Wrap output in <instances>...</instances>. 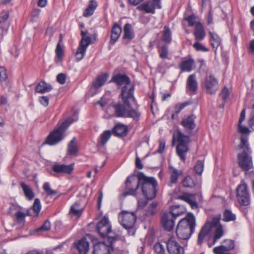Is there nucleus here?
I'll use <instances>...</instances> for the list:
<instances>
[{"mask_svg": "<svg viewBox=\"0 0 254 254\" xmlns=\"http://www.w3.org/2000/svg\"><path fill=\"white\" fill-rule=\"evenodd\" d=\"M7 78L5 68L3 66H0V81H4Z\"/></svg>", "mask_w": 254, "mask_h": 254, "instance_id": "bf43d9fd", "label": "nucleus"}, {"mask_svg": "<svg viewBox=\"0 0 254 254\" xmlns=\"http://www.w3.org/2000/svg\"><path fill=\"white\" fill-rule=\"evenodd\" d=\"M39 102L43 106L46 107L49 103V99L47 96H43L39 98Z\"/></svg>", "mask_w": 254, "mask_h": 254, "instance_id": "0e129e2a", "label": "nucleus"}, {"mask_svg": "<svg viewBox=\"0 0 254 254\" xmlns=\"http://www.w3.org/2000/svg\"><path fill=\"white\" fill-rule=\"evenodd\" d=\"M194 61L192 59H187L183 61L179 65L182 71L190 72L192 69V65L194 64Z\"/></svg>", "mask_w": 254, "mask_h": 254, "instance_id": "7c9ffc66", "label": "nucleus"}, {"mask_svg": "<svg viewBox=\"0 0 254 254\" xmlns=\"http://www.w3.org/2000/svg\"><path fill=\"white\" fill-rule=\"evenodd\" d=\"M191 102L190 101H187L184 103H179L177 104L174 108L175 109V113L176 115H178L179 114L181 111L185 108L186 107L190 105L191 104Z\"/></svg>", "mask_w": 254, "mask_h": 254, "instance_id": "a18cd8bd", "label": "nucleus"}, {"mask_svg": "<svg viewBox=\"0 0 254 254\" xmlns=\"http://www.w3.org/2000/svg\"><path fill=\"white\" fill-rule=\"evenodd\" d=\"M128 131L127 127L121 123L116 124L112 129V132L114 135L120 137L126 136Z\"/></svg>", "mask_w": 254, "mask_h": 254, "instance_id": "412c9836", "label": "nucleus"}, {"mask_svg": "<svg viewBox=\"0 0 254 254\" xmlns=\"http://www.w3.org/2000/svg\"><path fill=\"white\" fill-rule=\"evenodd\" d=\"M136 180L133 176H128L126 181V191L125 196L127 195H136V190L140 184H141V190L144 196L147 200L154 199L157 194L158 183L156 180L152 177H147L143 173L140 172Z\"/></svg>", "mask_w": 254, "mask_h": 254, "instance_id": "f257e3e1", "label": "nucleus"}, {"mask_svg": "<svg viewBox=\"0 0 254 254\" xmlns=\"http://www.w3.org/2000/svg\"><path fill=\"white\" fill-rule=\"evenodd\" d=\"M235 214H233L230 210L226 209L223 213V220L225 222L233 221L236 220Z\"/></svg>", "mask_w": 254, "mask_h": 254, "instance_id": "ea45409f", "label": "nucleus"}, {"mask_svg": "<svg viewBox=\"0 0 254 254\" xmlns=\"http://www.w3.org/2000/svg\"><path fill=\"white\" fill-rule=\"evenodd\" d=\"M86 49L79 46L75 53V57L78 61L82 60L85 55Z\"/></svg>", "mask_w": 254, "mask_h": 254, "instance_id": "49530a36", "label": "nucleus"}, {"mask_svg": "<svg viewBox=\"0 0 254 254\" xmlns=\"http://www.w3.org/2000/svg\"><path fill=\"white\" fill-rule=\"evenodd\" d=\"M203 86L207 93L214 94L219 89L218 80L213 75H206Z\"/></svg>", "mask_w": 254, "mask_h": 254, "instance_id": "9b49d317", "label": "nucleus"}, {"mask_svg": "<svg viewBox=\"0 0 254 254\" xmlns=\"http://www.w3.org/2000/svg\"><path fill=\"white\" fill-rule=\"evenodd\" d=\"M157 206V203L155 202H152L147 210L146 215L147 216L153 215L155 213V209Z\"/></svg>", "mask_w": 254, "mask_h": 254, "instance_id": "864d4df0", "label": "nucleus"}, {"mask_svg": "<svg viewBox=\"0 0 254 254\" xmlns=\"http://www.w3.org/2000/svg\"><path fill=\"white\" fill-rule=\"evenodd\" d=\"M78 152V148L76 143V138L74 137L68 145L67 154L69 155H75Z\"/></svg>", "mask_w": 254, "mask_h": 254, "instance_id": "72a5a7b5", "label": "nucleus"}, {"mask_svg": "<svg viewBox=\"0 0 254 254\" xmlns=\"http://www.w3.org/2000/svg\"><path fill=\"white\" fill-rule=\"evenodd\" d=\"M122 28L117 23H115L111 29L110 44L114 45L117 41L122 33Z\"/></svg>", "mask_w": 254, "mask_h": 254, "instance_id": "aec40b11", "label": "nucleus"}, {"mask_svg": "<svg viewBox=\"0 0 254 254\" xmlns=\"http://www.w3.org/2000/svg\"><path fill=\"white\" fill-rule=\"evenodd\" d=\"M182 170H178L172 165L169 166V173L170 175V183L171 184H177L180 176L183 174Z\"/></svg>", "mask_w": 254, "mask_h": 254, "instance_id": "4be33fe9", "label": "nucleus"}, {"mask_svg": "<svg viewBox=\"0 0 254 254\" xmlns=\"http://www.w3.org/2000/svg\"><path fill=\"white\" fill-rule=\"evenodd\" d=\"M43 189L48 196H52L58 193V191L57 190H53L51 189L50 184L48 182H46L44 184Z\"/></svg>", "mask_w": 254, "mask_h": 254, "instance_id": "37998d69", "label": "nucleus"}, {"mask_svg": "<svg viewBox=\"0 0 254 254\" xmlns=\"http://www.w3.org/2000/svg\"><path fill=\"white\" fill-rule=\"evenodd\" d=\"M193 34L195 39L198 41L202 40L205 38L206 33L202 24L200 22L196 23Z\"/></svg>", "mask_w": 254, "mask_h": 254, "instance_id": "393cba45", "label": "nucleus"}, {"mask_svg": "<svg viewBox=\"0 0 254 254\" xmlns=\"http://www.w3.org/2000/svg\"><path fill=\"white\" fill-rule=\"evenodd\" d=\"M194 195V194L185 193L182 195L179 196L178 198V199L183 200L185 202H187L188 203H189L190 202V201L192 199V197Z\"/></svg>", "mask_w": 254, "mask_h": 254, "instance_id": "6e6d98bb", "label": "nucleus"}, {"mask_svg": "<svg viewBox=\"0 0 254 254\" xmlns=\"http://www.w3.org/2000/svg\"><path fill=\"white\" fill-rule=\"evenodd\" d=\"M31 215L30 210H28L25 214L21 211H18L15 214V216L18 222H21L24 220L26 215Z\"/></svg>", "mask_w": 254, "mask_h": 254, "instance_id": "3c124183", "label": "nucleus"}, {"mask_svg": "<svg viewBox=\"0 0 254 254\" xmlns=\"http://www.w3.org/2000/svg\"><path fill=\"white\" fill-rule=\"evenodd\" d=\"M155 252L157 254H165V250L164 247L160 243H157L154 246Z\"/></svg>", "mask_w": 254, "mask_h": 254, "instance_id": "4d7b16f0", "label": "nucleus"}, {"mask_svg": "<svg viewBox=\"0 0 254 254\" xmlns=\"http://www.w3.org/2000/svg\"><path fill=\"white\" fill-rule=\"evenodd\" d=\"M32 209L35 214L36 216H37L41 209V204L40 200L39 198H35L32 206Z\"/></svg>", "mask_w": 254, "mask_h": 254, "instance_id": "de8ad7c7", "label": "nucleus"}, {"mask_svg": "<svg viewBox=\"0 0 254 254\" xmlns=\"http://www.w3.org/2000/svg\"><path fill=\"white\" fill-rule=\"evenodd\" d=\"M248 135L242 134L240 137V143L238 146L242 151L237 155L238 164L242 171L247 172L254 168L252 150L248 141Z\"/></svg>", "mask_w": 254, "mask_h": 254, "instance_id": "7ed1b4c3", "label": "nucleus"}, {"mask_svg": "<svg viewBox=\"0 0 254 254\" xmlns=\"http://www.w3.org/2000/svg\"><path fill=\"white\" fill-rule=\"evenodd\" d=\"M181 184L186 188H193L195 186V181L190 176H187L182 181Z\"/></svg>", "mask_w": 254, "mask_h": 254, "instance_id": "f704fd0d", "label": "nucleus"}, {"mask_svg": "<svg viewBox=\"0 0 254 254\" xmlns=\"http://www.w3.org/2000/svg\"><path fill=\"white\" fill-rule=\"evenodd\" d=\"M221 96L224 101H225L229 96V91L228 88L225 87L221 91Z\"/></svg>", "mask_w": 254, "mask_h": 254, "instance_id": "680f3d73", "label": "nucleus"}, {"mask_svg": "<svg viewBox=\"0 0 254 254\" xmlns=\"http://www.w3.org/2000/svg\"><path fill=\"white\" fill-rule=\"evenodd\" d=\"M51 227V224L49 220H46L44 223L38 228L37 229V231H48Z\"/></svg>", "mask_w": 254, "mask_h": 254, "instance_id": "8fccbe9b", "label": "nucleus"}, {"mask_svg": "<svg viewBox=\"0 0 254 254\" xmlns=\"http://www.w3.org/2000/svg\"><path fill=\"white\" fill-rule=\"evenodd\" d=\"M97 5L98 4L96 0H90L88 6L83 12V16L88 17L93 15Z\"/></svg>", "mask_w": 254, "mask_h": 254, "instance_id": "c85d7f7f", "label": "nucleus"}, {"mask_svg": "<svg viewBox=\"0 0 254 254\" xmlns=\"http://www.w3.org/2000/svg\"><path fill=\"white\" fill-rule=\"evenodd\" d=\"M167 250L169 254H184V248L172 236L166 242Z\"/></svg>", "mask_w": 254, "mask_h": 254, "instance_id": "f8f14e48", "label": "nucleus"}, {"mask_svg": "<svg viewBox=\"0 0 254 254\" xmlns=\"http://www.w3.org/2000/svg\"><path fill=\"white\" fill-rule=\"evenodd\" d=\"M198 89V83L195 74H190L188 77L186 82V91L194 94Z\"/></svg>", "mask_w": 254, "mask_h": 254, "instance_id": "f3484780", "label": "nucleus"}, {"mask_svg": "<svg viewBox=\"0 0 254 254\" xmlns=\"http://www.w3.org/2000/svg\"><path fill=\"white\" fill-rule=\"evenodd\" d=\"M161 41L165 43V44H170L172 41V32L170 27L165 25L162 31Z\"/></svg>", "mask_w": 254, "mask_h": 254, "instance_id": "a878e982", "label": "nucleus"}, {"mask_svg": "<svg viewBox=\"0 0 254 254\" xmlns=\"http://www.w3.org/2000/svg\"><path fill=\"white\" fill-rule=\"evenodd\" d=\"M209 35L210 36L211 46L215 52H216L218 47L221 44V39L217 34L211 31L209 32Z\"/></svg>", "mask_w": 254, "mask_h": 254, "instance_id": "cd10ccee", "label": "nucleus"}, {"mask_svg": "<svg viewBox=\"0 0 254 254\" xmlns=\"http://www.w3.org/2000/svg\"><path fill=\"white\" fill-rule=\"evenodd\" d=\"M96 230L102 238L107 237L109 242L113 243L119 238V235L112 231L111 225L106 216H104L98 222Z\"/></svg>", "mask_w": 254, "mask_h": 254, "instance_id": "0eeeda50", "label": "nucleus"}, {"mask_svg": "<svg viewBox=\"0 0 254 254\" xmlns=\"http://www.w3.org/2000/svg\"><path fill=\"white\" fill-rule=\"evenodd\" d=\"M73 164H55L52 167L53 171L58 174L64 173L68 175L71 174L73 171Z\"/></svg>", "mask_w": 254, "mask_h": 254, "instance_id": "a211bd4d", "label": "nucleus"}, {"mask_svg": "<svg viewBox=\"0 0 254 254\" xmlns=\"http://www.w3.org/2000/svg\"><path fill=\"white\" fill-rule=\"evenodd\" d=\"M159 145L156 152L159 153H162L164 152L165 147V142L163 140H160L159 141Z\"/></svg>", "mask_w": 254, "mask_h": 254, "instance_id": "338daca9", "label": "nucleus"}, {"mask_svg": "<svg viewBox=\"0 0 254 254\" xmlns=\"http://www.w3.org/2000/svg\"><path fill=\"white\" fill-rule=\"evenodd\" d=\"M77 118H68L64 121L58 127L51 131L42 143V145L48 144L54 146L61 142L65 137V131L68 127L73 122L76 121Z\"/></svg>", "mask_w": 254, "mask_h": 254, "instance_id": "39448f33", "label": "nucleus"}, {"mask_svg": "<svg viewBox=\"0 0 254 254\" xmlns=\"http://www.w3.org/2000/svg\"><path fill=\"white\" fill-rule=\"evenodd\" d=\"M196 227L195 218L193 214L189 213L179 222L176 233L179 239H189L193 234Z\"/></svg>", "mask_w": 254, "mask_h": 254, "instance_id": "20e7f679", "label": "nucleus"}, {"mask_svg": "<svg viewBox=\"0 0 254 254\" xmlns=\"http://www.w3.org/2000/svg\"><path fill=\"white\" fill-rule=\"evenodd\" d=\"M193 47L197 51L208 52L209 51L208 48L205 47L202 44L199 43L198 42H195L193 44Z\"/></svg>", "mask_w": 254, "mask_h": 254, "instance_id": "603ef678", "label": "nucleus"}, {"mask_svg": "<svg viewBox=\"0 0 254 254\" xmlns=\"http://www.w3.org/2000/svg\"><path fill=\"white\" fill-rule=\"evenodd\" d=\"M123 103H117L113 106L115 114L117 117L130 118L134 121L139 120L141 113L136 109H133L130 105V102L136 103L133 94L120 95Z\"/></svg>", "mask_w": 254, "mask_h": 254, "instance_id": "f03ea898", "label": "nucleus"}, {"mask_svg": "<svg viewBox=\"0 0 254 254\" xmlns=\"http://www.w3.org/2000/svg\"><path fill=\"white\" fill-rule=\"evenodd\" d=\"M211 231L209 224L205 223L198 234L197 243L198 245L201 246L202 245L204 240L209 234Z\"/></svg>", "mask_w": 254, "mask_h": 254, "instance_id": "5701e85b", "label": "nucleus"}, {"mask_svg": "<svg viewBox=\"0 0 254 254\" xmlns=\"http://www.w3.org/2000/svg\"><path fill=\"white\" fill-rule=\"evenodd\" d=\"M108 77L109 74L107 73L99 75L96 79L93 82V87L96 89L100 88L105 83Z\"/></svg>", "mask_w": 254, "mask_h": 254, "instance_id": "c756f323", "label": "nucleus"}, {"mask_svg": "<svg viewBox=\"0 0 254 254\" xmlns=\"http://www.w3.org/2000/svg\"><path fill=\"white\" fill-rule=\"evenodd\" d=\"M224 235L223 227L219 225L216 229L213 238V244H214Z\"/></svg>", "mask_w": 254, "mask_h": 254, "instance_id": "a19ab883", "label": "nucleus"}, {"mask_svg": "<svg viewBox=\"0 0 254 254\" xmlns=\"http://www.w3.org/2000/svg\"><path fill=\"white\" fill-rule=\"evenodd\" d=\"M205 223L209 224L210 230H211L213 228L216 227L219 223V218L214 217L211 221L207 222Z\"/></svg>", "mask_w": 254, "mask_h": 254, "instance_id": "e2e57ef3", "label": "nucleus"}, {"mask_svg": "<svg viewBox=\"0 0 254 254\" xmlns=\"http://www.w3.org/2000/svg\"><path fill=\"white\" fill-rule=\"evenodd\" d=\"M235 248L236 244L234 240L226 239L222 242L221 245L213 248V252L215 254L230 253V252L235 250Z\"/></svg>", "mask_w": 254, "mask_h": 254, "instance_id": "4468645a", "label": "nucleus"}, {"mask_svg": "<svg viewBox=\"0 0 254 254\" xmlns=\"http://www.w3.org/2000/svg\"><path fill=\"white\" fill-rule=\"evenodd\" d=\"M53 89L52 86L44 81H40L36 86L35 91L40 93H45L51 91Z\"/></svg>", "mask_w": 254, "mask_h": 254, "instance_id": "bb28decb", "label": "nucleus"}, {"mask_svg": "<svg viewBox=\"0 0 254 254\" xmlns=\"http://www.w3.org/2000/svg\"><path fill=\"white\" fill-rule=\"evenodd\" d=\"M168 44H163L160 46L158 50L159 57L162 59H166L168 58L169 55V47Z\"/></svg>", "mask_w": 254, "mask_h": 254, "instance_id": "58836bf2", "label": "nucleus"}, {"mask_svg": "<svg viewBox=\"0 0 254 254\" xmlns=\"http://www.w3.org/2000/svg\"><path fill=\"white\" fill-rule=\"evenodd\" d=\"M248 125L254 130V115L251 116V118L248 121Z\"/></svg>", "mask_w": 254, "mask_h": 254, "instance_id": "774afa93", "label": "nucleus"}, {"mask_svg": "<svg viewBox=\"0 0 254 254\" xmlns=\"http://www.w3.org/2000/svg\"><path fill=\"white\" fill-rule=\"evenodd\" d=\"M136 215L133 212L123 211L119 215V219L121 225L127 230H128L129 233L133 235L135 233L133 227L136 221Z\"/></svg>", "mask_w": 254, "mask_h": 254, "instance_id": "9d476101", "label": "nucleus"}, {"mask_svg": "<svg viewBox=\"0 0 254 254\" xmlns=\"http://www.w3.org/2000/svg\"><path fill=\"white\" fill-rule=\"evenodd\" d=\"M176 140L178 142L176 146L177 154L181 160L185 162L186 154L189 150L188 144L190 142V137L185 135L180 130H177L176 134H173L172 145H174Z\"/></svg>", "mask_w": 254, "mask_h": 254, "instance_id": "423d86ee", "label": "nucleus"}, {"mask_svg": "<svg viewBox=\"0 0 254 254\" xmlns=\"http://www.w3.org/2000/svg\"><path fill=\"white\" fill-rule=\"evenodd\" d=\"M236 197L241 206H246L251 203V195L248 190V186L244 180L241 181L236 190Z\"/></svg>", "mask_w": 254, "mask_h": 254, "instance_id": "1a4fd4ad", "label": "nucleus"}, {"mask_svg": "<svg viewBox=\"0 0 254 254\" xmlns=\"http://www.w3.org/2000/svg\"><path fill=\"white\" fill-rule=\"evenodd\" d=\"M20 186L26 197L29 200H32L34 197L35 195L31 188L23 182L20 183Z\"/></svg>", "mask_w": 254, "mask_h": 254, "instance_id": "473e14b6", "label": "nucleus"}, {"mask_svg": "<svg viewBox=\"0 0 254 254\" xmlns=\"http://www.w3.org/2000/svg\"><path fill=\"white\" fill-rule=\"evenodd\" d=\"M175 220L172 215L166 212L161 217V224L163 229L168 232L172 231L175 226Z\"/></svg>", "mask_w": 254, "mask_h": 254, "instance_id": "2eb2a0df", "label": "nucleus"}, {"mask_svg": "<svg viewBox=\"0 0 254 254\" xmlns=\"http://www.w3.org/2000/svg\"><path fill=\"white\" fill-rule=\"evenodd\" d=\"M112 131L110 130H105L100 136L99 143L101 146H104L109 140L111 136Z\"/></svg>", "mask_w": 254, "mask_h": 254, "instance_id": "e433bc0d", "label": "nucleus"}, {"mask_svg": "<svg viewBox=\"0 0 254 254\" xmlns=\"http://www.w3.org/2000/svg\"><path fill=\"white\" fill-rule=\"evenodd\" d=\"M109 245L104 243H99L94 247V254H111L114 250L112 243L109 242Z\"/></svg>", "mask_w": 254, "mask_h": 254, "instance_id": "dca6fc26", "label": "nucleus"}, {"mask_svg": "<svg viewBox=\"0 0 254 254\" xmlns=\"http://www.w3.org/2000/svg\"><path fill=\"white\" fill-rule=\"evenodd\" d=\"M57 81L61 84H64L66 81V75L61 73L57 76Z\"/></svg>", "mask_w": 254, "mask_h": 254, "instance_id": "052dcab7", "label": "nucleus"}, {"mask_svg": "<svg viewBox=\"0 0 254 254\" xmlns=\"http://www.w3.org/2000/svg\"><path fill=\"white\" fill-rule=\"evenodd\" d=\"M75 247L78 250L79 254H87L89 249V244L84 237L82 238L76 243H74Z\"/></svg>", "mask_w": 254, "mask_h": 254, "instance_id": "6ab92c4d", "label": "nucleus"}, {"mask_svg": "<svg viewBox=\"0 0 254 254\" xmlns=\"http://www.w3.org/2000/svg\"><path fill=\"white\" fill-rule=\"evenodd\" d=\"M238 130L243 134H248L250 132L248 127L242 126V124H240V123H239L238 125Z\"/></svg>", "mask_w": 254, "mask_h": 254, "instance_id": "69168bd1", "label": "nucleus"}, {"mask_svg": "<svg viewBox=\"0 0 254 254\" xmlns=\"http://www.w3.org/2000/svg\"><path fill=\"white\" fill-rule=\"evenodd\" d=\"M204 169V161L203 160H197L195 165L194 166V170L195 172L201 175Z\"/></svg>", "mask_w": 254, "mask_h": 254, "instance_id": "c03bdc74", "label": "nucleus"}, {"mask_svg": "<svg viewBox=\"0 0 254 254\" xmlns=\"http://www.w3.org/2000/svg\"><path fill=\"white\" fill-rule=\"evenodd\" d=\"M92 43L91 38L90 37L86 36L85 37H82L80 42L79 46L87 49L88 46Z\"/></svg>", "mask_w": 254, "mask_h": 254, "instance_id": "09e8293b", "label": "nucleus"}, {"mask_svg": "<svg viewBox=\"0 0 254 254\" xmlns=\"http://www.w3.org/2000/svg\"><path fill=\"white\" fill-rule=\"evenodd\" d=\"M110 82L116 83L118 86L124 85L120 95L133 94L134 87L130 83L129 77L125 74L118 73L114 75Z\"/></svg>", "mask_w": 254, "mask_h": 254, "instance_id": "6e6552de", "label": "nucleus"}, {"mask_svg": "<svg viewBox=\"0 0 254 254\" xmlns=\"http://www.w3.org/2000/svg\"><path fill=\"white\" fill-rule=\"evenodd\" d=\"M195 117L191 114L181 121V124L186 130L191 131L195 127Z\"/></svg>", "mask_w": 254, "mask_h": 254, "instance_id": "b1692460", "label": "nucleus"}, {"mask_svg": "<svg viewBox=\"0 0 254 254\" xmlns=\"http://www.w3.org/2000/svg\"><path fill=\"white\" fill-rule=\"evenodd\" d=\"M9 17V12L8 11L4 10L0 13V23L5 22Z\"/></svg>", "mask_w": 254, "mask_h": 254, "instance_id": "13d9d810", "label": "nucleus"}, {"mask_svg": "<svg viewBox=\"0 0 254 254\" xmlns=\"http://www.w3.org/2000/svg\"><path fill=\"white\" fill-rule=\"evenodd\" d=\"M169 214L172 215L173 218L176 220L177 217L183 214V211L180 206H172L170 207L169 211L167 212Z\"/></svg>", "mask_w": 254, "mask_h": 254, "instance_id": "c9c22d12", "label": "nucleus"}, {"mask_svg": "<svg viewBox=\"0 0 254 254\" xmlns=\"http://www.w3.org/2000/svg\"><path fill=\"white\" fill-rule=\"evenodd\" d=\"M161 8V0H151L143 2L137 7L140 11H145L147 13L154 14L155 9Z\"/></svg>", "mask_w": 254, "mask_h": 254, "instance_id": "ddd939ff", "label": "nucleus"}, {"mask_svg": "<svg viewBox=\"0 0 254 254\" xmlns=\"http://www.w3.org/2000/svg\"><path fill=\"white\" fill-rule=\"evenodd\" d=\"M80 203L75 202L70 207L69 212L77 217H79L82 212L83 209L80 208Z\"/></svg>", "mask_w": 254, "mask_h": 254, "instance_id": "4c0bfd02", "label": "nucleus"}, {"mask_svg": "<svg viewBox=\"0 0 254 254\" xmlns=\"http://www.w3.org/2000/svg\"><path fill=\"white\" fill-rule=\"evenodd\" d=\"M62 36L60 35V39L58 43L55 50L57 57L60 61H62L64 57V50L61 47L60 42L62 41Z\"/></svg>", "mask_w": 254, "mask_h": 254, "instance_id": "79ce46f5", "label": "nucleus"}, {"mask_svg": "<svg viewBox=\"0 0 254 254\" xmlns=\"http://www.w3.org/2000/svg\"><path fill=\"white\" fill-rule=\"evenodd\" d=\"M134 37L130 24L126 23L124 28L123 39H127L129 41L133 39Z\"/></svg>", "mask_w": 254, "mask_h": 254, "instance_id": "2f4dec72", "label": "nucleus"}, {"mask_svg": "<svg viewBox=\"0 0 254 254\" xmlns=\"http://www.w3.org/2000/svg\"><path fill=\"white\" fill-rule=\"evenodd\" d=\"M184 20L188 22V26L192 27L196 24V17L194 14L190 15L184 18Z\"/></svg>", "mask_w": 254, "mask_h": 254, "instance_id": "5fc2aeb1", "label": "nucleus"}]
</instances>
